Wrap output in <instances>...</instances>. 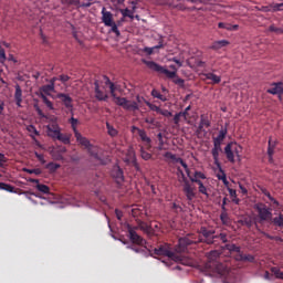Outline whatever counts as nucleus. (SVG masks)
<instances>
[{
    "label": "nucleus",
    "mask_w": 283,
    "mask_h": 283,
    "mask_svg": "<svg viewBox=\"0 0 283 283\" xmlns=\"http://www.w3.org/2000/svg\"><path fill=\"white\" fill-rule=\"evenodd\" d=\"M190 111H191V105L187 106L184 111L179 112L180 114H185L184 120H186V123H189V112Z\"/></svg>",
    "instance_id": "49530a36"
},
{
    "label": "nucleus",
    "mask_w": 283,
    "mask_h": 283,
    "mask_svg": "<svg viewBox=\"0 0 283 283\" xmlns=\"http://www.w3.org/2000/svg\"><path fill=\"white\" fill-rule=\"evenodd\" d=\"M268 94L276 95V94H283V83L282 82H276L272 83L271 87L268 88Z\"/></svg>",
    "instance_id": "f3484780"
},
{
    "label": "nucleus",
    "mask_w": 283,
    "mask_h": 283,
    "mask_svg": "<svg viewBox=\"0 0 283 283\" xmlns=\"http://www.w3.org/2000/svg\"><path fill=\"white\" fill-rule=\"evenodd\" d=\"M184 193L189 202L196 198V187L191 186L189 181L184 182Z\"/></svg>",
    "instance_id": "9d476101"
},
{
    "label": "nucleus",
    "mask_w": 283,
    "mask_h": 283,
    "mask_svg": "<svg viewBox=\"0 0 283 283\" xmlns=\"http://www.w3.org/2000/svg\"><path fill=\"white\" fill-rule=\"evenodd\" d=\"M145 103H146V105L149 107V109H151V112H157V114H160V112H161V107H158V106H156V105H154V104H151V103H149V102H146V99H145V102L143 103V105H145Z\"/></svg>",
    "instance_id": "c03bdc74"
},
{
    "label": "nucleus",
    "mask_w": 283,
    "mask_h": 283,
    "mask_svg": "<svg viewBox=\"0 0 283 283\" xmlns=\"http://www.w3.org/2000/svg\"><path fill=\"white\" fill-rule=\"evenodd\" d=\"M15 104L18 107H21V103H23V91L21 86L15 85V93H14Z\"/></svg>",
    "instance_id": "5701e85b"
},
{
    "label": "nucleus",
    "mask_w": 283,
    "mask_h": 283,
    "mask_svg": "<svg viewBox=\"0 0 283 283\" xmlns=\"http://www.w3.org/2000/svg\"><path fill=\"white\" fill-rule=\"evenodd\" d=\"M220 220L222 224H229V214L227 213V211L221 212Z\"/></svg>",
    "instance_id": "de8ad7c7"
},
{
    "label": "nucleus",
    "mask_w": 283,
    "mask_h": 283,
    "mask_svg": "<svg viewBox=\"0 0 283 283\" xmlns=\"http://www.w3.org/2000/svg\"><path fill=\"white\" fill-rule=\"evenodd\" d=\"M272 222L273 224H275V227H280V229H283V214H279V217H275Z\"/></svg>",
    "instance_id": "58836bf2"
},
{
    "label": "nucleus",
    "mask_w": 283,
    "mask_h": 283,
    "mask_svg": "<svg viewBox=\"0 0 283 283\" xmlns=\"http://www.w3.org/2000/svg\"><path fill=\"white\" fill-rule=\"evenodd\" d=\"M201 235H203L205 239L203 242H207V244H213V238H216V231L213 230H207V228H201Z\"/></svg>",
    "instance_id": "ddd939ff"
},
{
    "label": "nucleus",
    "mask_w": 283,
    "mask_h": 283,
    "mask_svg": "<svg viewBox=\"0 0 283 283\" xmlns=\"http://www.w3.org/2000/svg\"><path fill=\"white\" fill-rule=\"evenodd\" d=\"M195 182L199 185V193H202L203 196H207V198H209V192L207 190V187H205V184H202V180L195 179Z\"/></svg>",
    "instance_id": "f704fd0d"
},
{
    "label": "nucleus",
    "mask_w": 283,
    "mask_h": 283,
    "mask_svg": "<svg viewBox=\"0 0 283 283\" xmlns=\"http://www.w3.org/2000/svg\"><path fill=\"white\" fill-rule=\"evenodd\" d=\"M256 211L259 213L260 220L262 221L271 220V218H273L271 209L266 208V206H256Z\"/></svg>",
    "instance_id": "1a4fd4ad"
},
{
    "label": "nucleus",
    "mask_w": 283,
    "mask_h": 283,
    "mask_svg": "<svg viewBox=\"0 0 283 283\" xmlns=\"http://www.w3.org/2000/svg\"><path fill=\"white\" fill-rule=\"evenodd\" d=\"M35 157L42 165H45V157L42 154L35 153Z\"/></svg>",
    "instance_id": "680f3d73"
},
{
    "label": "nucleus",
    "mask_w": 283,
    "mask_h": 283,
    "mask_svg": "<svg viewBox=\"0 0 283 283\" xmlns=\"http://www.w3.org/2000/svg\"><path fill=\"white\" fill-rule=\"evenodd\" d=\"M211 154H212L216 167H220V154H222V146L218 144H213Z\"/></svg>",
    "instance_id": "2eb2a0df"
},
{
    "label": "nucleus",
    "mask_w": 283,
    "mask_h": 283,
    "mask_svg": "<svg viewBox=\"0 0 283 283\" xmlns=\"http://www.w3.org/2000/svg\"><path fill=\"white\" fill-rule=\"evenodd\" d=\"M40 98H42L43 103L46 105L48 108L54 109V104H52V102L48 99V96H45V94L41 93Z\"/></svg>",
    "instance_id": "4c0bfd02"
},
{
    "label": "nucleus",
    "mask_w": 283,
    "mask_h": 283,
    "mask_svg": "<svg viewBox=\"0 0 283 283\" xmlns=\"http://www.w3.org/2000/svg\"><path fill=\"white\" fill-rule=\"evenodd\" d=\"M140 156L143 160H150L151 158V154L147 153L143 147L140 148Z\"/></svg>",
    "instance_id": "3c124183"
},
{
    "label": "nucleus",
    "mask_w": 283,
    "mask_h": 283,
    "mask_svg": "<svg viewBox=\"0 0 283 283\" xmlns=\"http://www.w3.org/2000/svg\"><path fill=\"white\" fill-rule=\"evenodd\" d=\"M160 48H165V44L163 43V41H160L157 45L153 48H149V46L144 48L143 52H146L148 56H151V54H154V50H160Z\"/></svg>",
    "instance_id": "c756f323"
},
{
    "label": "nucleus",
    "mask_w": 283,
    "mask_h": 283,
    "mask_svg": "<svg viewBox=\"0 0 283 283\" xmlns=\"http://www.w3.org/2000/svg\"><path fill=\"white\" fill-rule=\"evenodd\" d=\"M23 171H25L27 174H35V176L41 175V169H28V168H24Z\"/></svg>",
    "instance_id": "13d9d810"
},
{
    "label": "nucleus",
    "mask_w": 283,
    "mask_h": 283,
    "mask_svg": "<svg viewBox=\"0 0 283 283\" xmlns=\"http://www.w3.org/2000/svg\"><path fill=\"white\" fill-rule=\"evenodd\" d=\"M125 163H132V165L138 167V163H136V150H134V147L132 146L127 149Z\"/></svg>",
    "instance_id": "dca6fc26"
},
{
    "label": "nucleus",
    "mask_w": 283,
    "mask_h": 283,
    "mask_svg": "<svg viewBox=\"0 0 283 283\" xmlns=\"http://www.w3.org/2000/svg\"><path fill=\"white\" fill-rule=\"evenodd\" d=\"M269 31L275 34H283V29L275 27V24L270 25Z\"/></svg>",
    "instance_id": "8fccbe9b"
},
{
    "label": "nucleus",
    "mask_w": 283,
    "mask_h": 283,
    "mask_svg": "<svg viewBox=\"0 0 283 283\" xmlns=\"http://www.w3.org/2000/svg\"><path fill=\"white\" fill-rule=\"evenodd\" d=\"M188 178H190L191 182H196V180H207V175L202 171H195V175L191 177V172H189Z\"/></svg>",
    "instance_id": "cd10ccee"
},
{
    "label": "nucleus",
    "mask_w": 283,
    "mask_h": 283,
    "mask_svg": "<svg viewBox=\"0 0 283 283\" xmlns=\"http://www.w3.org/2000/svg\"><path fill=\"white\" fill-rule=\"evenodd\" d=\"M243 261L253 263L254 256L252 254L240 253L239 250H212L207 254V268L212 269L221 276H226L230 272V261Z\"/></svg>",
    "instance_id": "f257e3e1"
},
{
    "label": "nucleus",
    "mask_w": 283,
    "mask_h": 283,
    "mask_svg": "<svg viewBox=\"0 0 283 283\" xmlns=\"http://www.w3.org/2000/svg\"><path fill=\"white\" fill-rule=\"evenodd\" d=\"M218 28L221 30H228L229 32H235L240 27L238 24H230V23H224V22H219Z\"/></svg>",
    "instance_id": "393cba45"
},
{
    "label": "nucleus",
    "mask_w": 283,
    "mask_h": 283,
    "mask_svg": "<svg viewBox=\"0 0 283 283\" xmlns=\"http://www.w3.org/2000/svg\"><path fill=\"white\" fill-rule=\"evenodd\" d=\"M164 158H166L167 160H170V163H174V165H181V167H184L187 176H189V166H187V163H185V160H182V158L177 157L176 155H174L170 151L165 153Z\"/></svg>",
    "instance_id": "6e6552de"
},
{
    "label": "nucleus",
    "mask_w": 283,
    "mask_h": 283,
    "mask_svg": "<svg viewBox=\"0 0 283 283\" xmlns=\"http://www.w3.org/2000/svg\"><path fill=\"white\" fill-rule=\"evenodd\" d=\"M144 63L147 65V67H149V70H153V72H158L159 74H165L167 78H176V76H178V69L174 64L169 66V69L172 71H169L165 66H161L154 61L144 60Z\"/></svg>",
    "instance_id": "20e7f679"
},
{
    "label": "nucleus",
    "mask_w": 283,
    "mask_h": 283,
    "mask_svg": "<svg viewBox=\"0 0 283 283\" xmlns=\"http://www.w3.org/2000/svg\"><path fill=\"white\" fill-rule=\"evenodd\" d=\"M275 142L269 139V147H268V156H269V161L273 163V154H275Z\"/></svg>",
    "instance_id": "c85d7f7f"
},
{
    "label": "nucleus",
    "mask_w": 283,
    "mask_h": 283,
    "mask_svg": "<svg viewBox=\"0 0 283 283\" xmlns=\"http://www.w3.org/2000/svg\"><path fill=\"white\" fill-rule=\"evenodd\" d=\"M227 136V129H221L217 137L213 138V145L222 146V142Z\"/></svg>",
    "instance_id": "a878e982"
},
{
    "label": "nucleus",
    "mask_w": 283,
    "mask_h": 283,
    "mask_svg": "<svg viewBox=\"0 0 283 283\" xmlns=\"http://www.w3.org/2000/svg\"><path fill=\"white\" fill-rule=\"evenodd\" d=\"M56 140H60V143H63L64 145H70V135L62 134L61 130L59 132V135L55 137Z\"/></svg>",
    "instance_id": "72a5a7b5"
},
{
    "label": "nucleus",
    "mask_w": 283,
    "mask_h": 283,
    "mask_svg": "<svg viewBox=\"0 0 283 283\" xmlns=\"http://www.w3.org/2000/svg\"><path fill=\"white\" fill-rule=\"evenodd\" d=\"M185 113H176L174 116V123L177 127H180V120H182Z\"/></svg>",
    "instance_id": "ea45409f"
},
{
    "label": "nucleus",
    "mask_w": 283,
    "mask_h": 283,
    "mask_svg": "<svg viewBox=\"0 0 283 283\" xmlns=\"http://www.w3.org/2000/svg\"><path fill=\"white\" fill-rule=\"evenodd\" d=\"M202 76L206 78V81H211L213 85H218L222 81V77L219 75H216L214 73H203Z\"/></svg>",
    "instance_id": "412c9836"
},
{
    "label": "nucleus",
    "mask_w": 283,
    "mask_h": 283,
    "mask_svg": "<svg viewBox=\"0 0 283 283\" xmlns=\"http://www.w3.org/2000/svg\"><path fill=\"white\" fill-rule=\"evenodd\" d=\"M136 253H140L142 251H147L148 254L153 258H158L165 255L175 262H182V256L177 254L176 252H170V250H134Z\"/></svg>",
    "instance_id": "0eeeda50"
},
{
    "label": "nucleus",
    "mask_w": 283,
    "mask_h": 283,
    "mask_svg": "<svg viewBox=\"0 0 283 283\" xmlns=\"http://www.w3.org/2000/svg\"><path fill=\"white\" fill-rule=\"evenodd\" d=\"M216 238H219L221 240V242H223V244L228 242L227 234H224V233H221L219 237H216Z\"/></svg>",
    "instance_id": "338daca9"
},
{
    "label": "nucleus",
    "mask_w": 283,
    "mask_h": 283,
    "mask_svg": "<svg viewBox=\"0 0 283 283\" xmlns=\"http://www.w3.org/2000/svg\"><path fill=\"white\" fill-rule=\"evenodd\" d=\"M169 61H172V63H176L178 67H182V61L178 60V57H171Z\"/></svg>",
    "instance_id": "0e129e2a"
},
{
    "label": "nucleus",
    "mask_w": 283,
    "mask_h": 283,
    "mask_svg": "<svg viewBox=\"0 0 283 283\" xmlns=\"http://www.w3.org/2000/svg\"><path fill=\"white\" fill-rule=\"evenodd\" d=\"M63 6H78L81 2L78 0H61Z\"/></svg>",
    "instance_id": "864d4df0"
},
{
    "label": "nucleus",
    "mask_w": 283,
    "mask_h": 283,
    "mask_svg": "<svg viewBox=\"0 0 283 283\" xmlns=\"http://www.w3.org/2000/svg\"><path fill=\"white\" fill-rule=\"evenodd\" d=\"M57 98L62 99V103L67 107V109H72V97H70V95L61 93L57 95Z\"/></svg>",
    "instance_id": "b1692460"
},
{
    "label": "nucleus",
    "mask_w": 283,
    "mask_h": 283,
    "mask_svg": "<svg viewBox=\"0 0 283 283\" xmlns=\"http://www.w3.org/2000/svg\"><path fill=\"white\" fill-rule=\"evenodd\" d=\"M145 123H147V125H150V127H156L157 125L156 118L154 117H146Z\"/></svg>",
    "instance_id": "6e6d98bb"
},
{
    "label": "nucleus",
    "mask_w": 283,
    "mask_h": 283,
    "mask_svg": "<svg viewBox=\"0 0 283 283\" xmlns=\"http://www.w3.org/2000/svg\"><path fill=\"white\" fill-rule=\"evenodd\" d=\"M6 50L0 46V60L3 63V61H6Z\"/></svg>",
    "instance_id": "e2e57ef3"
},
{
    "label": "nucleus",
    "mask_w": 283,
    "mask_h": 283,
    "mask_svg": "<svg viewBox=\"0 0 283 283\" xmlns=\"http://www.w3.org/2000/svg\"><path fill=\"white\" fill-rule=\"evenodd\" d=\"M177 175H178L179 182H188L189 181L187 179V177L185 176V172L182 171V169H180V167L177 168Z\"/></svg>",
    "instance_id": "a19ab883"
},
{
    "label": "nucleus",
    "mask_w": 283,
    "mask_h": 283,
    "mask_svg": "<svg viewBox=\"0 0 283 283\" xmlns=\"http://www.w3.org/2000/svg\"><path fill=\"white\" fill-rule=\"evenodd\" d=\"M132 6H133V9L132 10H129L128 8H126V9H120L119 10V12H120V14L124 17V18H127L128 17V19H132V20H134V13L136 12V2H132Z\"/></svg>",
    "instance_id": "aec40b11"
},
{
    "label": "nucleus",
    "mask_w": 283,
    "mask_h": 283,
    "mask_svg": "<svg viewBox=\"0 0 283 283\" xmlns=\"http://www.w3.org/2000/svg\"><path fill=\"white\" fill-rule=\"evenodd\" d=\"M138 136L144 145L151 147V138L147 136V132L145 129H138Z\"/></svg>",
    "instance_id": "4be33fe9"
},
{
    "label": "nucleus",
    "mask_w": 283,
    "mask_h": 283,
    "mask_svg": "<svg viewBox=\"0 0 283 283\" xmlns=\"http://www.w3.org/2000/svg\"><path fill=\"white\" fill-rule=\"evenodd\" d=\"M41 94H44V96H52V93H54V84H46L43 85L40 88Z\"/></svg>",
    "instance_id": "bb28decb"
},
{
    "label": "nucleus",
    "mask_w": 283,
    "mask_h": 283,
    "mask_svg": "<svg viewBox=\"0 0 283 283\" xmlns=\"http://www.w3.org/2000/svg\"><path fill=\"white\" fill-rule=\"evenodd\" d=\"M224 154L229 163L232 165L238 163H242V146L238 143H230L224 147Z\"/></svg>",
    "instance_id": "39448f33"
},
{
    "label": "nucleus",
    "mask_w": 283,
    "mask_h": 283,
    "mask_svg": "<svg viewBox=\"0 0 283 283\" xmlns=\"http://www.w3.org/2000/svg\"><path fill=\"white\" fill-rule=\"evenodd\" d=\"M95 85V98L97 101H107L108 96L107 93L103 92V90H101V86L98 85V81H96L94 83Z\"/></svg>",
    "instance_id": "a211bd4d"
},
{
    "label": "nucleus",
    "mask_w": 283,
    "mask_h": 283,
    "mask_svg": "<svg viewBox=\"0 0 283 283\" xmlns=\"http://www.w3.org/2000/svg\"><path fill=\"white\" fill-rule=\"evenodd\" d=\"M102 22L106 28H111L109 32H113L116 36H120L118 24L114 22V15L112 14V12L107 11L105 7H103L102 9Z\"/></svg>",
    "instance_id": "423d86ee"
},
{
    "label": "nucleus",
    "mask_w": 283,
    "mask_h": 283,
    "mask_svg": "<svg viewBox=\"0 0 283 283\" xmlns=\"http://www.w3.org/2000/svg\"><path fill=\"white\" fill-rule=\"evenodd\" d=\"M107 83L109 85L111 95L114 99V103L118 105V107H123L126 112H138L140 107H143V103L145 102V97L137 95L136 101H129L126 97H120L116 95V85L107 78Z\"/></svg>",
    "instance_id": "f03ea898"
},
{
    "label": "nucleus",
    "mask_w": 283,
    "mask_h": 283,
    "mask_svg": "<svg viewBox=\"0 0 283 283\" xmlns=\"http://www.w3.org/2000/svg\"><path fill=\"white\" fill-rule=\"evenodd\" d=\"M35 187L41 193H50V187H48L46 185L38 184Z\"/></svg>",
    "instance_id": "79ce46f5"
},
{
    "label": "nucleus",
    "mask_w": 283,
    "mask_h": 283,
    "mask_svg": "<svg viewBox=\"0 0 283 283\" xmlns=\"http://www.w3.org/2000/svg\"><path fill=\"white\" fill-rule=\"evenodd\" d=\"M203 129H205V126L199 123V126L196 130V134H197L198 138H202V133L207 134V130H203Z\"/></svg>",
    "instance_id": "603ef678"
},
{
    "label": "nucleus",
    "mask_w": 283,
    "mask_h": 283,
    "mask_svg": "<svg viewBox=\"0 0 283 283\" xmlns=\"http://www.w3.org/2000/svg\"><path fill=\"white\" fill-rule=\"evenodd\" d=\"M159 114H161V116H165L166 118H169L172 116L171 112L167 109H161Z\"/></svg>",
    "instance_id": "052dcab7"
},
{
    "label": "nucleus",
    "mask_w": 283,
    "mask_h": 283,
    "mask_svg": "<svg viewBox=\"0 0 283 283\" xmlns=\"http://www.w3.org/2000/svg\"><path fill=\"white\" fill-rule=\"evenodd\" d=\"M60 81L62 83H67V81H70V77L67 75H60Z\"/></svg>",
    "instance_id": "774afa93"
},
{
    "label": "nucleus",
    "mask_w": 283,
    "mask_h": 283,
    "mask_svg": "<svg viewBox=\"0 0 283 283\" xmlns=\"http://www.w3.org/2000/svg\"><path fill=\"white\" fill-rule=\"evenodd\" d=\"M27 130L29 132L32 140H35L36 143H39L36 140V136H39V130H36V127H34V125H29L27 126Z\"/></svg>",
    "instance_id": "2f4dec72"
},
{
    "label": "nucleus",
    "mask_w": 283,
    "mask_h": 283,
    "mask_svg": "<svg viewBox=\"0 0 283 283\" xmlns=\"http://www.w3.org/2000/svg\"><path fill=\"white\" fill-rule=\"evenodd\" d=\"M61 132V127L59 123L52 122L51 124L46 125V134L50 138H56L59 133Z\"/></svg>",
    "instance_id": "9b49d317"
},
{
    "label": "nucleus",
    "mask_w": 283,
    "mask_h": 283,
    "mask_svg": "<svg viewBox=\"0 0 283 283\" xmlns=\"http://www.w3.org/2000/svg\"><path fill=\"white\" fill-rule=\"evenodd\" d=\"M111 176L116 180V182H123V169L118 166H114Z\"/></svg>",
    "instance_id": "6ab92c4d"
},
{
    "label": "nucleus",
    "mask_w": 283,
    "mask_h": 283,
    "mask_svg": "<svg viewBox=\"0 0 283 283\" xmlns=\"http://www.w3.org/2000/svg\"><path fill=\"white\" fill-rule=\"evenodd\" d=\"M229 45V41L227 40H219L212 43V50H222V48H227Z\"/></svg>",
    "instance_id": "7c9ffc66"
},
{
    "label": "nucleus",
    "mask_w": 283,
    "mask_h": 283,
    "mask_svg": "<svg viewBox=\"0 0 283 283\" xmlns=\"http://www.w3.org/2000/svg\"><path fill=\"white\" fill-rule=\"evenodd\" d=\"M228 191H229L230 197H232V198L238 197V192L235 191V189L228 188Z\"/></svg>",
    "instance_id": "69168bd1"
},
{
    "label": "nucleus",
    "mask_w": 283,
    "mask_h": 283,
    "mask_svg": "<svg viewBox=\"0 0 283 283\" xmlns=\"http://www.w3.org/2000/svg\"><path fill=\"white\" fill-rule=\"evenodd\" d=\"M151 96H154V98H159V101H163V94H160V92L156 90L151 91Z\"/></svg>",
    "instance_id": "bf43d9fd"
},
{
    "label": "nucleus",
    "mask_w": 283,
    "mask_h": 283,
    "mask_svg": "<svg viewBox=\"0 0 283 283\" xmlns=\"http://www.w3.org/2000/svg\"><path fill=\"white\" fill-rule=\"evenodd\" d=\"M200 124H201L203 127H211V122H209V120L207 119V117H205V116H201Z\"/></svg>",
    "instance_id": "4d7b16f0"
},
{
    "label": "nucleus",
    "mask_w": 283,
    "mask_h": 283,
    "mask_svg": "<svg viewBox=\"0 0 283 283\" xmlns=\"http://www.w3.org/2000/svg\"><path fill=\"white\" fill-rule=\"evenodd\" d=\"M0 189L2 191H8L9 193H15L14 188L6 182H0Z\"/></svg>",
    "instance_id": "e433bc0d"
},
{
    "label": "nucleus",
    "mask_w": 283,
    "mask_h": 283,
    "mask_svg": "<svg viewBox=\"0 0 283 283\" xmlns=\"http://www.w3.org/2000/svg\"><path fill=\"white\" fill-rule=\"evenodd\" d=\"M219 169V172L217 174L218 180H224L227 178V174L222 169V165L220 164V167H217Z\"/></svg>",
    "instance_id": "a18cd8bd"
},
{
    "label": "nucleus",
    "mask_w": 283,
    "mask_h": 283,
    "mask_svg": "<svg viewBox=\"0 0 283 283\" xmlns=\"http://www.w3.org/2000/svg\"><path fill=\"white\" fill-rule=\"evenodd\" d=\"M106 129L112 137L118 136V130L114 128V126L109 125V123L106 124Z\"/></svg>",
    "instance_id": "37998d69"
},
{
    "label": "nucleus",
    "mask_w": 283,
    "mask_h": 283,
    "mask_svg": "<svg viewBox=\"0 0 283 283\" xmlns=\"http://www.w3.org/2000/svg\"><path fill=\"white\" fill-rule=\"evenodd\" d=\"M272 273H274V276H276V279L283 280V272H281L279 268H272Z\"/></svg>",
    "instance_id": "5fc2aeb1"
},
{
    "label": "nucleus",
    "mask_w": 283,
    "mask_h": 283,
    "mask_svg": "<svg viewBox=\"0 0 283 283\" xmlns=\"http://www.w3.org/2000/svg\"><path fill=\"white\" fill-rule=\"evenodd\" d=\"M70 124L72 126V129H73V133H74V136H76V134H81L78 132V119L77 118H74V117H71L70 118Z\"/></svg>",
    "instance_id": "c9c22d12"
},
{
    "label": "nucleus",
    "mask_w": 283,
    "mask_h": 283,
    "mask_svg": "<svg viewBox=\"0 0 283 283\" xmlns=\"http://www.w3.org/2000/svg\"><path fill=\"white\" fill-rule=\"evenodd\" d=\"M60 168H61V165H59V164L49 163V164L46 165V169H48L49 171H56V169H60Z\"/></svg>",
    "instance_id": "09e8293b"
},
{
    "label": "nucleus",
    "mask_w": 283,
    "mask_h": 283,
    "mask_svg": "<svg viewBox=\"0 0 283 283\" xmlns=\"http://www.w3.org/2000/svg\"><path fill=\"white\" fill-rule=\"evenodd\" d=\"M196 241L192 235L188 234L178 240V249H187V247H191V244H196Z\"/></svg>",
    "instance_id": "f8f14e48"
},
{
    "label": "nucleus",
    "mask_w": 283,
    "mask_h": 283,
    "mask_svg": "<svg viewBox=\"0 0 283 283\" xmlns=\"http://www.w3.org/2000/svg\"><path fill=\"white\" fill-rule=\"evenodd\" d=\"M124 229H127L128 231V238L133 244H137L138 247H143L144 249H147V241L143 239V237L138 235L136 231H143V233L150 234L153 233L151 227L147 224L146 222L139 221L136 227H133L129 223H124Z\"/></svg>",
    "instance_id": "7ed1b4c3"
},
{
    "label": "nucleus",
    "mask_w": 283,
    "mask_h": 283,
    "mask_svg": "<svg viewBox=\"0 0 283 283\" xmlns=\"http://www.w3.org/2000/svg\"><path fill=\"white\" fill-rule=\"evenodd\" d=\"M75 138L77 140V143L80 145H82V147H85V149H87V151L92 153V143H90V139H87L86 137H83V135L81 133H76Z\"/></svg>",
    "instance_id": "4468645a"
},
{
    "label": "nucleus",
    "mask_w": 283,
    "mask_h": 283,
    "mask_svg": "<svg viewBox=\"0 0 283 283\" xmlns=\"http://www.w3.org/2000/svg\"><path fill=\"white\" fill-rule=\"evenodd\" d=\"M282 8H283V2L271 6L270 8L264 7V12H281Z\"/></svg>",
    "instance_id": "473e14b6"
}]
</instances>
